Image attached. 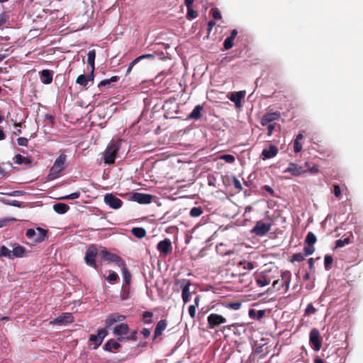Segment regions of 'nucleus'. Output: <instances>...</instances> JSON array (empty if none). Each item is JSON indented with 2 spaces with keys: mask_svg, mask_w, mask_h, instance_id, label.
Listing matches in <instances>:
<instances>
[{
  "mask_svg": "<svg viewBox=\"0 0 363 363\" xmlns=\"http://www.w3.org/2000/svg\"><path fill=\"white\" fill-rule=\"evenodd\" d=\"M121 148V142L119 140H112L104 150V162L106 164H111L115 162V160L118 152Z\"/></svg>",
  "mask_w": 363,
  "mask_h": 363,
  "instance_id": "nucleus-1",
  "label": "nucleus"
},
{
  "mask_svg": "<svg viewBox=\"0 0 363 363\" xmlns=\"http://www.w3.org/2000/svg\"><path fill=\"white\" fill-rule=\"evenodd\" d=\"M67 155L61 154L55 161L54 164L50 170L49 177L51 179L57 178L60 172L65 168Z\"/></svg>",
  "mask_w": 363,
  "mask_h": 363,
  "instance_id": "nucleus-2",
  "label": "nucleus"
},
{
  "mask_svg": "<svg viewBox=\"0 0 363 363\" xmlns=\"http://www.w3.org/2000/svg\"><path fill=\"white\" fill-rule=\"evenodd\" d=\"M48 233V230L38 227L36 230L33 228H29L26 232V235L28 238L31 240L33 243H38L43 242Z\"/></svg>",
  "mask_w": 363,
  "mask_h": 363,
  "instance_id": "nucleus-3",
  "label": "nucleus"
},
{
  "mask_svg": "<svg viewBox=\"0 0 363 363\" xmlns=\"http://www.w3.org/2000/svg\"><path fill=\"white\" fill-rule=\"evenodd\" d=\"M290 283V273L284 272L281 274V279L274 280V290L281 291L284 293L287 291Z\"/></svg>",
  "mask_w": 363,
  "mask_h": 363,
  "instance_id": "nucleus-4",
  "label": "nucleus"
},
{
  "mask_svg": "<svg viewBox=\"0 0 363 363\" xmlns=\"http://www.w3.org/2000/svg\"><path fill=\"white\" fill-rule=\"evenodd\" d=\"M98 255V249L94 245H91L87 248L84 261L87 265L94 269H97V264L96 263V257Z\"/></svg>",
  "mask_w": 363,
  "mask_h": 363,
  "instance_id": "nucleus-5",
  "label": "nucleus"
},
{
  "mask_svg": "<svg viewBox=\"0 0 363 363\" xmlns=\"http://www.w3.org/2000/svg\"><path fill=\"white\" fill-rule=\"evenodd\" d=\"M309 342L315 351H319L322 347L320 332L317 328H313L309 334Z\"/></svg>",
  "mask_w": 363,
  "mask_h": 363,
  "instance_id": "nucleus-6",
  "label": "nucleus"
},
{
  "mask_svg": "<svg viewBox=\"0 0 363 363\" xmlns=\"http://www.w3.org/2000/svg\"><path fill=\"white\" fill-rule=\"evenodd\" d=\"M271 229V223L263 220H259L251 230V233L257 236L262 237L265 235Z\"/></svg>",
  "mask_w": 363,
  "mask_h": 363,
  "instance_id": "nucleus-7",
  "label": "nucleus"
},
{
  "mask_svg": "<svg viewBox=\"0 0 363 363\" xmlns=\"http://www.w3.org/2000/svg\"><path fill=\"white\" fill-rule=\"evenodd\" d=\"M74 321V317L71 313H63L56 318L50 322V325H66L71 324Z\"/></svg>",
  "mask_w": 363,
  "mask_h": 363,
  "instance_id": "nucleus-8",
  "label": "nucleus"
},
{
  "mask_svg": "<svg viewBox=\"0 0 363 363\" xmlns=\"http://www.w3.org/2000/svg\"><path fill=\"white\" fill-rule=\"evenodd\" d=\"M107 334L105 328H101L97 330V335L92 334L89 336V341L94 343V350H96L101 345Z\"/></svg>",
  "mask_w": 363,
  "mask_h": 363,
  "instance_id": "nucleus-9",
  "label": "nucleus"
},
{
  "mask_svg": "<svg viewBox=\"0 0 363 363\" xmlns=\"http://www.w3.org/2000/svg\"><path fill=\"white\" fill-rule=\"evenodd\" d=\"M100 255L102 258L104 259L111 262H116L119 266L124 267L125 265V262L123 260V259L117 255L116 254H113L111 252H108L106 250H103L101 251Z\"/></svg>",
  "mask_w": 363,
  "mask_h": 363,
  "instance_id": "nucleus-10",
  "label": "nucleus"
},
{
  "mask_svg": "<svg viewBox=\"0 0 363 363\" xmlns=\"http://www.w3.org/2000/svg\"><path fill=\"white\" fill-rule=\"evenodd\" d=\"M208 325L211 329L218 327L226 322V318L217 313H211L207 318Z\"/></svg>",
  "mask_w": 363,
  "mask_h": 363,
  "instance_id": "nucleus-11",
  "label": "nucleus"
},
{
  "mask_svg": "<svg viewBox=\"0 0 363 363\" xmlns=\"http://www.w3.org/2000/svg\"><path fill=\"white\" fill-rule=\"evenodd\" d=\"M104 201L106 204L108 205L111 208L118 209L122 206L123 201L112 194H106L104 196Z\"/></svg>",
  "mask_w": 363,
  "mask_h": 363,
  "instance_id": "nucleus-12",
  "label": "nucleus"
},
{
  "mask_svg": "<svg viewBox=\"0 0 363 363\" xmlns=\"http://www.w3.org/2000/svg\"><path fill=\"white\" fill-rule=\"evenodd\" d=\"M157 250L163 255H167L172 251V245L170 239L165 238L157 243Z\"/></svg>",
  "mask_w": 363,
  "mask_h": 363,
  "instance_id": "nucleus-13",
  "label": "nucleus"
},
{
  "mask_svg": "<svg viewBox=\"0 0 363 363\" xmlns=\"http://www.w3.org/2000/svg\"><path fill=\"white\" fill-rule=\"evenodd\" d=\"M126 317L118 313H113L108 315L105 320L106 328H110L116 323L123 322L125 320Z\"/></svg>",
  "mask_w": 363,
  "mask_h": 363,
  "instance_id": "nucleus-14",
  "label": "nucleus"
},
{
  "mask_svg": "<svg viewBox=\"0 0 363 363\" xmlns=\"http://www.w3.org/2000/svg\"><path fill=\"white\" fill-rule=\"evenodd\" d=\"M133 199L140 204H148L152 202V196L148 194L136 192L133 194Z\"/></svg>",
  "mask_w": 363,
  "mask_h": 363,
  "instance_id": "nucleus-15",
  "label": "nucleus"
},
{
  "mask_svg": "<svg viewBox=\"0 0 363 363\" xmlns=\"http://www.w3.org/2000/svg\"><path fill=\"white\" fill-rule=\"evenodd\" d=\"M306 169H304L302 166H298L294 163H290L287 169H286L284 172H289L293 176H300L306 172Z\"/></svg>",
  "mask_w": 363,
  "mask_h": 363,
  "instance_id": "nucleus-16",
  "label": "nucleus"
},
{
  "mask_svg": "<svg viewBox=\"0 0 363 363\" xmlns=\"http://www.w3.org/2000/svg\"><path fill=\"white\" fill-rule=\"evenodd\" d=\"M261 124L263 126H267L268 135L272 134V112L268 111L263 116Z\"/></svg>",
  "mask_w": 363,
  "mask_h": 363,
  "instance_id": "nucleus-17",
  "label": "nucleus"
},
{
  "mask_svg": "<svg viewBox=\"0 0 363 363\" xmlns=\"http://www.w3.org/2000/svg\"><path fill=\"white\" fill-rule=\"evenodd\" d=\"M94 75L93 70L88 75L80 74L76 79V83L85 87L87 86L89 82H94Z\"/></svg>",
  "mask_w": 363,
  "mask_h": 363,
  "instance_id": "nucleus-18",
  "label": "nucleus"
},
{
  "mask_svg": "<svg viewBox=\"0 0 363 363\" xmlns=\"http://www.w3.org/2000/svg\"><path fill=\"white\" fill-rule=\"evenodd\" d=\"M267 272H264L256 275L255 279L257 286L263 287L269 284L271 279L267 277Z\"/></svg>",
  "mask_w": 363,
  "mask_h": 363,
  "instance_id": "nucleus-19",
  "label": "nucleus"
},
{
  "mask_svg": "<svg viewBox=\"0 0 363 363\" xmlns=\"http://www.w3.org/2000/svg\"><path fill=\"white\" fill-rule=\"evenodd\" d=\"M40 81L45 84H50L52 82L53 72L50 69H43L39 72Z\"/></svg>",
  "mask_w": 363,
  "mask_h": 363,
  "instance_id": "nucleus-20",
  "label": "nucleus"
},
{
  "mask_svg": "<svg viewBox=\"0 0 363 363\" xmlns=\"http://www.w3.org/2000/svg\"><path fill=\"white\" fill-rule=\"evenodd\" d=\"M129 330L130 328L128 325L127 323H121L113 328V333L116 336H122L127 335Z\"/></svg>",
  "mask_w": 363,
  "mask_h": 363,
  "instance_id": "nucleus-21",
  "label": "nucleus"
},
{
  "mask_svg": "<svg viewBox=\"0 0 363 363\" xmlns=\"http://www.w3.org/2000/svg\"><path fill=\"white\" fill-rule=\"evenodd\" d=\"M144 59H151V60H153L155 59V55L153 54H145V55H142L139 57H138L137 58H135L134 60H133L128 69H127V71H126V74H128L130 73L133 67L138 63L139 62L140 60H144Z\"/></svg>",
  "mask_w": 363,
  "mask_h": 363,
  "instance_id": "nucleus-22",
  "label": "nucleus"
},
{
  "mask_svg": "<svg viewBox=\"0 0 363 363\" xmlns=\"http://www.w3.org/2000/svg\"><path fill=\"white\" fill-rule=\"evenodd\" d=\"M26 256V248L20 245H16L13 250H11V259L16 257H23Z\"/></svg>",
  "mask_w": 363,
  "mask_h": 363,
  "instance_id": "nucleus-23",
  "label": "nucleus"
},
{
  "mask_svg": "<svg viewBox=\"0 0 363 363\" xmlns=\"http://www.w3.org/2000/svg\"><path fill=\"white\" fill-rule=\"evenodd\" d=\"M167 326V321L166 320H160L156 325L153 339H156L157 337L162 334V332L166 329Z\"/></svg>",
  "mask_w": 363,
  "mask_h": 363,
  "instance_id": "nucleus-24",
  "label": "nucleus"
},
{
  "mask_svg": "<svg viewBox=\"0 0 363 363\" xmlns=\"http://www.w3.org/2000/svg\"><path fill=\"white\" fill-rule=\"evenodd\" d=\"M120 347L121 345L113 339L108 340L103 347L104 350L110 352H112L113 350H118Z\"/></svg>",
  "mask_w": 363,
  "mask_h": 363,
  "instance_id": "nucleus-25",
  "label": "nucleus"
},
{
  "mask_svg": "<svg viewBox=\"0 0 363 363\" xmlns=\"http://www.w3.org/2000/svg\"><path fill=\"white\" fill-rule=\"evenodd\" d=\"M245 91H237L231 94L230 97L229 98L231 101L234 102L237 107L240 106L241 100L245 97Z\"/></svg>",
  "mask_w": 363,
  "mask_h": 363,
  "instance_id": "nucleus-26",
  "label": "nucleus"
},
{
  "mask_svg": "<svg viewBox=\"0 0 363 363\" xmlns=\"http://www.w3.org/2000/svg\"><path fill=\"white\" fill-rule=\"evenodd\" d=\"M201 105H197L194 107L191 113L189 115V119L199 120L201 118V111H203Z\"/></svg>",
  "mask_w": 363,
  "mask_h": 363,
  "instance_id": "nucleus-27",
  "label": "nucleus"
},
{
  "mask_svg": "<svg viewBox=\"0 0 363 363\" xmlns=\"http://www.w3.org/2000/svg\"><path fill=\"white\" fill-rule=\"evenodd\" d=\"M191 281L189 279H184L181 281L182 296H190L189 287Z\"/></svg>",
  "mask_w": 363,
  "mask_h": 363,
  "instance_id": "nucleus-28",
  "label": "nucleus"
},
{
  "mask_svg": "<svg viewBox=\"0 0 363 363\" xmlns=\"http://www.w3.org/2000/svg\"><path fill=\"white\" fill-rule=\"evenodd\" d=\"M53 209L57 213L63 214L69 209V207L66 203H57L53 206Z\"/></svg>",
  "mask_w": 363,
  "mask_h": 363,
  "instance_id": "nucleus-29",
  "label": "nucleus"
},
{
  "mask_svg": "<svg viewBox=\"0 0 363 363\" xmlns=\"http://www.w3.org/2000/svg\"><path fill=\"white\" fill-rule=\"evenodd\" d=\"M88 58H87V63L88 65L91 67V70H93V72L95 69V58H96V50H91L88 52L87 54Z\"/></svg>",
  "mask_w": 363,
  "mask_h": 363,
  "instance_id": "nucleus-30",
  "label": "nucleus"
},
{
  "mask_svg": "<svg viewBox=\"0 0 363 363\" xmlns=\"http://www.w3.org/2000/svg\"><path fill=\"white\" fill-rule=\"evenodd\" d=\"M132 234L138 238H143L146 236V230L143 228L135 227L131 230Z\"/></svg>",
  "mask_w": 363,
  "mask_h": 363,
  "instance_id": "nucleus-31",
  "label": "nucleus"
},
{
  "mask_svg": "<svg viewBox=\"0 0 363 363\" xmlns=\"http://www.w3.org/2000/svg\"><path fill=\"white\" fill-rule=\"evenodd\" d=\"M272 157V144H269L267 148L262 150L261 159L265 160Z\"/></svg>",
  "mask_w": 363,
  "mask_h": 363,
  "instance_id": "nucleus-32",
  "label": "nucleus"
},
{
  "mask_svg": "<svg viewBox=\"0 0 363 363\" xmlns=\"http://www.w3.org/2000/svg\"><path fill=\"white\" fill-rule=\"evenodd\" d=\"M15 158H16L15 162L18 164H30V163H31V160H30V158L23 157L20 154L16 155L15 156Z\"/></svg>",
  "mask_w": 363,
  "mask_h": 363,
  "instance_id": "nucleus-33",
  "label": "nucleus"
},
{
  "mask_svg": "<svg viewBox=\"0 0 363 363\" xmlns=\"http://www.w3.org/2000/svg\"><path fill=\"white\" fill-rule=\"evenodd\" d=\"M153 313L150 311H145L143 313L142 320L145 324H150L152 323V318Z\"/></svg>",
  "mask_w": 363,
  "mask_h": 363,
  "instance_id": "nucleus-34",
  "label": "nucleus"
},
{
  "mask_svg": "<svg viewBox=\"0 0 363 363\" xmlns=\"http://www.w3.org/2000/svg\"><path fill=\"white\" fill-rule=\"evenodd\" d=\"M316 240V236L315 235L314 233H313L312 232L308 233L305 240L307 245H313L315 243Z\"/></svg>",
  "mask_w": 363,
  "mask_h": 363,
  "instance_id": "nucleus-35",
  "label": "nucleus"
},
{
  "mask_svg": "<svg viewBox=\"0 0 363 363\" xmlns=\"http://www.w3.org/2000/svg\"><path fill=\"white\" fill-rule=\"evenodd\" d=\"M2 257L11 259V250L4 245L0 247V257Z\"/></svg>",
  "mask_w": 363,
  "mask_h": 363,
  "instance_id": "nucleus-36",
  "label": "nucleus"
},
{
  "mask_svg": "<svg viewBox=\"0 0 363 363\" xmlns=\"http://www.w3.org/2000/svg\"><path fill=\"white\" fill-rule=\"evenodd\" d=\"M203 213V210L201 207H194L190 211V216L194 218L200 216Z\"/></svg>",
  "mask_w": 363,
  "mask_h": 363,
  "instance_id": "nucleus-37",
  "label": "nucleus"
},
{
  "mask_svg": "<svg viewBox=\"0 0 363 363\" xmlns=\"http://www.w3.org/2000/svg\"><path fill=\"white\" fill-rule=\"evenodd\" d=\"M123 276L124 282L129 284L131 280V275L128 272V269L125 267V265L123 267Z\"/></svg>",
  "mask_w": 363,
  "mask_h": 363,
  "instance_id": "nucleus-38",
  "label": "nucleus"
},
{
  "mask_svg": "<svg viewBox=\"0 0 363 363\" xmlns=\"http://www.w3.org/2000/svg\"><path fill=\"white\" fill-rule=\"evenodd\" d=\"M305 257L306 256L302 253H296L291 257V262H302L304 260Z\"/></svg>",
  "mask_w": 363,
  "mask_h": 363,
  "instance_id": "nucleus-39",
  "label": "nucleus"
},
{
  "mask_svg": "<svg viewBox=\"0 0 363 363\" xmlns=\"http://www.w3.org/2000/svg\"><path fill=\"white\" fill-rule=\"evenodd\" d=\"M350 240L349 238H345L343 240H341V239L337 240L335 241V247H337V248L342 247L346 244L350 243Z\"/></svg>",
  "mask_w": 363,
  "mask_h": 363,
  "instance_id": "nucleus-40",
  "label": "nucleus"
},
{
  "mask_svg": "<svg viewBox=\"0 0 363 363\" xmlns=\"http://www.w3.org/2000/svg\"><path fill=\"white\" fill-rule=\"evenodd\" d=\"M233 39L231 38L227 37L223 43L224 49L228 50L233 48Z\"/></svg>",
  "mask_w": 363,
  "mask_h": 363,
  "instance_id": "nucleus-41",
  "label": "nucleus"
},
{
  "mask_svg": "<svg viewBox=\"0 0 363 363\" xmlns=\"http://www.w3.org/2000/svg\"><path fill=\"white\" fill-rule=\"evenodd\" d=\"M315 251V247L313 245H307L303 247V255L306 257L312 255Z\"/></svg>",
  "mask_w": 363,
  "mask_h": 363,
  "instance_id": "nucleus-42",
  "label": "nucleus"
},
{
  "mask_svg": "<svg viewBox=\"0 0 363 363\" xmlns=\"http://www.w3.org/2000/svg\"><path fill=\"white\" fill-rule=\"evenodd\" d=\"M220 159L228 163H233L235 160V157L232 155H222L220 156Z\"/></svg>",
  "mask_w": 363,
  "mask_h": 363,
  "instance_id": "nucleus-43",
  "label": "nucleus"
},
{
  "mask_svg": "<svg viewBox=\"0 0 363 363\" xmlns=\"http://www.w3.org/2000/svg\"><path fill=\"white\" fill-rule=\"evenodd\" d=\"M225 307L227 308H229V309H232V310H238L241 307V303L240 302H232V303H228L225 305Z\"/></svg>",
  "mask_w": 363,
  "mask_h": 363,
  "instance_id": "nucleus-44",
  "label": "nucleus"
},
{
  "mask_svg": "<svg viewBox=\"0 0 363 363\" xmlns=\"http://www.w3.org/2000/svg\"><path fill=\"white\" fill-rule=\"evenodd\" d=\"M333 257L330 255H325V268L326 270H329L331 269V264L333 263Z\"/></svg>",
  "mask_w": 363,
  "mask_h": 363,
  "instance_id": "nucleus-45",
  "label": "nucleus"
},
{
  "mask_svg": "<svg viewBox=\"0 0 363 363\" xmlns=\"http://www.w3.org/2000/svg\"><path fill=\"white\" fill-rule=\"evenodd\" d=\"M198 16L197 11H194L192 7L187 9L186 18L188 19H194Z\"/></svg>",
  "mask_w": 363,
  "mask_h": 363,
  "instance_id": "nucleus-46",
  "label": "nucleus"
},
{
  "mask_svg": "<svg viewBox=\"0 0 363 363\" xmlns=\"http://www.w3.org/2000/svg\"><path fill=\"white\" fill-rule=\"evenodd\" d=\"M231 179H232V183L234 185L235 188L238 191H240L242 189V186L240 182L234 176L232 177Z\"/></svg>",
  "mask_w": 363,
  "mask_h": 363,
  "instance_id": "nucleus-47",
  "label": "nucleus"
},
{
  "mask_svg": "<svg viewBox=\"0 0 363 363\" xmlns=\"http://www.w3.org/2000/svg\"><path fill=\"white\" fill-rule=\"evenodd\" d=\"M80 196V193L79 192H74L72 194H70L69 195H67L65 196H63L61 198V199H63V200H74V199H78L79 197Z\"/></svg>",
  "mask_w": 363,
  "mask_h": 363,
  "instance_id": "nucleus-48",
  "label": "nucleus"
},
{
  "mask_svg": "<svg viewBox=\"0 0 363 363\" xmlns=\"http://www.w3.org/2000/svg\"><path fill=\"white\" fill-rule=\"evenodd\" d=\"M106 279L109 282L116 281L117 280L119 279V277L117 274V273H116L115 272H112L108 274Z\"/></svg>",
  "mask_w": 363,
  "mask_h": 363,
  "instance_id": "nucleus-49",
  "label": "nucleus"
},
{
  "mask_svg": "<svg viewBox=\"0 0 363 363\" xmlns=\"http://www.w3.org/2000/svg\"><path fill=\"white\" fill-rule=\"evenodd\" d=\"M315 312L316 309L314 308L312 303H309L305 310V314L308 315L314 314Z\"/></svg>",
  "mask_w": 363,
  "mask_h": 363,
  "instance_id": "nucleus-50",
  "label": "nucleus"
},
{
  "mask_svg": "<svg viewBox=\"0 0 363 363\" xmlns=\"http://www.w3.org/2000/svg\"><path fill=\"white\" fill-rule=\"evenodd\" d=\"M129 295H130L129 289L122 288V291H121V293L120 295L121 299L126 300V299L129 298Z\"/></svg>",
  "mask_w": 363,
  "mask_h": 363,
  "instance_id": "nucleus-51",
  "label": "nucleus"
},
{
  "mask_svg": "<svg viewBox=\"0 0 363 363\" xmlns=\"http://www.w3.org/2000/svg\"><path fill=\"white\" fill-rule=\"evenodd\" d=\"M211 13L213 18L215 19H220L221 18L220 11L216 8L212 9L211 10Z\"/></svg>",
  "mask_w": 363,
  "mask_h": 363,
  "instance_id": "nucleus-52",
  "label": "nucleus"
},
{
  "mask_svg": "<svg viewBox=\"0 0 363 363\" xmlns=\"http://www.w3.org/2000/svg\"><path fill=\"white\" fill-rule=\"evenodd\" d=\"M18 145L20 146H28V140L24 137H20L17 139Z\"/></svg>",
  "mask_w": 363,
  "mask_h": 363,
  "instance_id": "nucleus-53",
  "label": "nucleus"
},
{
  "mask_svg": "<svg viewBox=\"0 0 363 363\" xmlns=\"http://www.w3.org/2000/svg\"><path fill=\"white\" fill-rule=\"evenodd\" d=\"M188 311H189V313L190 317L192 319H194L195 317H196V307H195V306L190 305L189 306Z\"/></svg>",
  "mask_w": 363,
  "mask_h": 363,
  "instance_id": "nucleus-54",
  "label": "nucleus"
},
{
  "mask_svg": "<svg viewBox=\"0 0 363 363\" xmlns=\"http://www.w3.org/2000/svg\"><path fill=\"white\" fill-rule=\"evenodd\" d=\"M302 145L298 140H294V150L295 152H299L301 150Z\"/></svg>",
  "mask_w": 363,
  "mask_h": 363,
  "instance_id": "nucleus-55",
  "label": "nucleus"
},
{
  "mask_svg": "<svg viewBox=\"0 0 363 363\" xmlns=\"http://www.w3.org/2000/svg\"><path fill=\"white\" fill-rule=\"evenodd\" d=\"M333 194L335 197L338 198L341 194V189L339 185H334Z\"/></svg>",
  "mask_w": 363,
  "mask_h": 363,
  "instance_id": "nucleus-56",
  "label": "nucleus"
},
{
  "mask_svg": "<svg viewBox=\"0 0 363 363\" xmlns=\"http://www.w3.org/2000/svg\"><path fill=\"white\" fill-rule=\"evenodd\" d=\"M137 335H138L137 330H133V331H132L130 335L127 337V340L136 341L138 340Z\"/></svg>",
  "mask_w": 363,
  "mask_h": 363,
  "instance_id": "nucleus-57",
  "label": "nucleus"
},
{
  "mask_svg": "<svg viewBox=\"0 0 363 363\" xmlns=\"http://www.w3.org/2000/svg\"><path fill=\"white\" fill-rule=\"evenodd\" d=\"M240 264L244 265V269H247L248 270L252 269L254 268V264L252 262H240Z\"/></svg>",
  "mask_w": 363,
  "mask_h": 363,
  "instance_id": "nucleus-58",
  "label": "nucleus"
},
{
  "mask_svg": "<svg viewBox=\"0 0 363 363\" xmlns=\"http://www.w3.org/2000/svg\"><path fill=\"white\" fill-rule=\"evenodd\" d=\"M216 26V23L214 21L211 20L208 23V33H210L211 30L213 29V28ZM209 33H208V35L206 36L208 38Z\"/></svg>",
  "mask_w": 363,
  "mask_h": 363,
  "instance_id": "nucleus-59",
  "label": "nucleus"
},
{
  "mask_svg": "<svg viewBox=\"0 0 363 363\" xmlns=\"http://www.w3.org/2000/svg\"><path fill=\"white\" fill-rule=\"evenodd\" d=\"M16 218L4 219L0 220V228L5 226L9 221H16Z\"/></svg>",
  "mask_w": 363,
  "mask_h": 363,
  "instance_id": "nucleus-60",
  "label": "nucleus"
},
{
  "mask_svg": "<svg viewBox=\"0 0 363 363\" xmlns=\"http://www.w3.org/2000/svg\"><path fill=\"white\" fill-rule=\"evenodd\" d=\"M140 333L145 337H150V329L148 328H143L141 331H140Z\"/></svg>",
  "mask_w": 363,
  "mask_h": 363,
  "instance_id": "nucleus-61",
  "label": "nucleus"
},
{
  "mask_svg": "<svg viewBox=\"0 0 363 363\" xmlns=\"http://www.w3.org/2000/svg\"><path fill=\"white\" fill-rule=\"evenodd\" d=\"M46 120L49 121V123L52 125L55 123V117L52 115H46L45 116Z\"/></svg>",
  "mask_w": 363,
  "mask_h": 363,
  "instance_id": "nucleus-62",
  "label": "nucleus"
},
{
  "mask_svg": "<svg viewBox=\"0 0 363 363\" xmlns=\"http://www.w3.org/2000/svg\"><path fill=\"white\" fill-rule=\"evenodd\" d=\"M264 314H265L264 311H263V310L258 311H257V319L258 320L262 319L264 316Z\"/></svg>",
  "mask_w": 363,
  "mask_h": 363,
  "instance_id": "nucleus-63",
  "label": "nucleus"
},
{
  "mask_svg": "<svg viewBox=\"0 0 363 363\" xmlns=\"http://www.w3.org/2000/svg\"><path fill=\"white\" fill-rule=\"evenodd\" d=\"M110 84L111 82H109V79H104L99 84V86L100 87L102 86H106L109 85Z\"/></svg>",
  "mask_w": 363,
  "mask_h": 363,
  "instance_id": "nucleus-64",
  "label": "nucleus"
}]
</instances>
